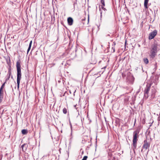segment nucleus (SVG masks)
<instances>
[{
	"instance_id": "nucleus-1",
	"label": "nucleus",
	"mask_w": 160,
	"mask_h": 160,
	"mask_svg": "<svg viewBox=\"0 0 160 160\" xmlns=\"http://www.w3.org/2000/svg\"><path fill=\"white\" fill-rule=\"evenodd\" d=\"M21 64L20 62H17L16 63V68L17 70V88L18 89L19 88L20 81L21 78Z\"/></svg>"
},
{
	"instance_id": "nucleus-2",
	"label": "nucleus",
	"mask_w": 160,
	"mask_h": 160,
	"mask_svg": "<svg viewBox=\"0 0 160 160\" xmlns=\"http://www.w3.org/2000/svg\"><path fill=\"white\" fill-rule=\"evenodd\" d=\"M158 43L155 42H154L151 46L149 56L152 59L155 58L158 52Z\"/></svg>"
},
{
	"instance_id": "nucleus-3",
	"label": "nucleus",
	"mask_w": 160,
	"mask_h": 160,
	"mask_svg": "<svg viewBox=\"0 0 160 160\" xmlns=\"http://www.w3.org/2000/svg\"><path fill=\"white\" fill-rule=\"evenodd\" d=\"M138 132L137 131H134L133 133V137L132 140V146L133 147V149L134 150L137 148V135Z\"/></svg>"
},
{
	"instance_id": "nucleus-4",
	"label": "nucleus",
	"mask_w": 160,
	"mask_h": 160,
	"mask_svg": "<svg viewBox=\"0 0 160 160\" xmlns=\"http://www.w3.org/2000/svg\"><path fill=\"white\" fill-rule=\"evenodd\" d=\"M151 85H147L144 91V97L147 98L148 97V92L150 90Z\"/></svg>"
},
{
	"instance_id": "nucleus-5",
	"label": "nucleus",
	"mask_w": 160,
	"mask_h": 160,
	"mask_svg": "<svg viewBox=\"0 0 160 160\" xmlns=\"http://www.w3.org/2000/svg\"><path fill=\"white\" fill-rule=\"evenodd\" d=\"M134 81V78L133 76L130 75L127 77V82L129 84H132L133 83Z\"/></svg>"
},
{
	"instance_id": "nucleus-6",
	"label": "nucleus",
	"mask_w": 160,
	"mask_h": 160,
	"mask_svg": "<svg viewBox=\"0 0 160 160\" xmlns=\"http://www.w3.org/2000/svg\"><path fill=\"white\" fill-rule=\"evenodd\" d=\"M157 34V31L156 30H154L151 32L149 34L148 38L149 40H151Z\"/></svg>"
},
{
	"instance_id": "nucleus-7",
	"label": "nucleus",
	"mask_w": 160,
	"mask_h": 160,
	"mask_svg": "<svg viewBox=\"0 0 160 160\" xmlns=\"http://www.w3.org/2000/svg\"><path fill=\"white\" fill-rule=\"evenodd\" d=\"M150 146L149 144L148 143L147 140H145L144 142L142 148L147 150Z\"/></svg>"
},
{
	"instance_id": "nucleus-8",
	"label": "nucleus",
	"mask_w": 160,
	"mask_h": 160,
	"mask_svg": "<svg viewBox=\"0 0 160 160\" xmlns=\"http://www.w3.org/2000/svg\"><path fill=\"white\" fill-rule=\"evenodd\" d=\"M68 25H72L73 24V20L71 17H69L68 18Z\"/></svg>"
},
{
	"instance_id": "nucleus-9",
	"label": "nucleus",
	"mask_w": 160,
	"mask_h": 160,
	"mask_svg": "<svg viewBox=\"0 0 160 160\" xmlns=\"http://www.w3.org/2000/svg\"><path fill=\"white\" fill-rule=\"evenodd\" d=\"M26 143H24L21 146V147L22 149V151H25L26 150L27 146H26Z\"/></svg>"
},
{
	"instance_id": "nucleus-10",
	"label": "nucleus",
	"mask_w": 160,
	"mask_h": 160,
	"mask_svg": "<svg viewBox=\"0 0 160 160\" xmlns=\"http://www.w3.org/2000/svg\"><path fill=\"white\" fill-rule=\"evenodd\" d=\"M149 0H144V7L146 9L148 8V4Z\"/></svg>"
},
{
	"instance_id": "nucleus-11",
	"label": "nucleus",
	"mask_w": 160,
	"mask_h": 160,
	"mask_svg": "<svg viewBox=\"0 0 160 160\" xmlns=\"http://www.w3.org/2000/svg\"><path fill=\"white\" fill-rule=\"evenodd\" d=\"M3 95V92H0V103L2 102Z\"/></svg>"
},
{
	"instance_id": "nucleus-12",
	"label": "nucleus",
	"mask_w": 160,
	"mask_h": 160,
	"mask_svg": "<svg viewBox=\"0 0 160 160\" xmlns=\"http://www.w3.org/2000/svg\"><path fill=\"white\" fill-rule=\"evenodd\" d=\"M144 62L146 64H147L148 63V60L147 58H144L143 59Z\"/></svg>"
},
{
	"instance_id": "nucleus-13",
	"label": "nucleus",
	"mask_w": 160,
	"mask_h": 160,
	"mask_svg": "<svg viewBox=\"0 0 160 160\" xmlns=\"http://www.w3.org/2000/svg\"><path fill=\"white\" fill-rule=\"evenodd\" d=\"M32 44V41H31L29 43V47H28V48L27 50V53H28V52H29V50H30V49H31Z\"/></svg>"
},
{
	"instance_id": "nucleus-14",
	"label": "nucleus",
	"mask_w": 160,
	"mask_h": 160,
	"mask_svg": "<svg viewBox=\"0 0 160 160\" xmlns=\"http://www.w3.org/2000/svg\"><path fill=\"white\" fill-rule=\"evenodd\" d=\"M22 133L24 135L26 134L28 132L27 130L23 129L22 131Z\"/></svg>"
},
{
	"instance_id": "nucleus-15",
	"label": "nucleus",
	"mask_w": 160,
	"mask_h": 160,
	"mask_svg": "<svg viewBox=\"0 0 160 160\" xmlns=\"http://www.w3.org/2000/svg\"><path fill=\"white\" fill-rule=\"evenodd\" d=\"M101 2L102 4V5L101 6V7H104L105 6V3L104 0H101Z\"/></svg>"
},
{
	"instance_id": "nucleus-16",
	"label": "nucleus",
	"mask_w": 160,
	"mask_h": 160,
	"mask_svg": "<svg viewBox=\"0 0 160 160\" xmlns=\"http://www.w3.org/2000/svg\"><path fill=\"white\" fill-rule=\"evenodd\" d=\"M63 112L64 114H66L67 113V110L65 108H64L63 109Z\"/></svg>"
},
{
	"instance_id": "nucleus-17",
	"label": "nucleus",
	"mask_w": 160,
	"mask_h": 160,
	"mask_svg": "<svg viewBox=\"0 0 160 160\" xmlns=\"http://www.w3.org/2000/svg\"><path fill=\"white\" fill-rule=\"evenodd\" d=\"M11 74V72L10 70H9L8 73V77H10V75Z\"/></svg>"
},
{
	"instance_id": "nucleus-18",
	"label": "nucleus",
	"mask_w": 160,
	"mask_h": 160,
	"mask_svg": "<svg viewBox=\"0 0 160 160\" xmlns=\"http://www.w3.org/2000/svg\"><path fill=\"white\" fill-rule=\"evenodd\" d=\"M3 88L2 87V86L0 88V92H3Z\"/></svg>"
},
{
	"instance_id": "nucleus-19",
	"label": "nucleus",
	"mask_w": 160,
	"mask_h": 160,
	"mask_svg": "<svg viewBox=\"0 0 160 160\" xmlns=\"http://www.w3.org/2000/svg\"><path fill=\"white\" fill-rule=\"evenodd\" d=\"M88 158V157L87 156H84L82 160H86Z\"/></svg>"
},
{
	"instance_id": "nucleus-20",
	"label": "nucleus",
	"mask_w": 160,
	"mask_h": 160,
	"mask_svg": "<svg viewBox=\"0 0 160 160\" xmlns=\"http://www.w3.org/2000/svg\"><path fill=\"white\" fill-rule=\"evenodd\" d=\"M102 8L104 11V13H105V12L107 10L105 8H104V7H102Z\"/></svg>"
},
{
	"instance_id": "nucleus-21",
	"label": "nucleus",
	"mask_w": 160,
	"mask_h": 160,
	"mask_svg": "<svg viewBox=\"0 0 160 160\" xmlns=\"http://www.w3.org/2000/svg\"><path fill=\"white\" fill-rule=\"evenodd\" d=\"M9 78H10V77H8L6 79V80H5V82H7L9 80Z\"/></svg>"
},
{
	"instance_id": "nucleus-22",
	"label": "nucleus",
	"mask_w": 160,
	"mask_h": 160,
	"mask_svg": "<svg viewBox=\"0 0 160 160\" xmlns=\"http://www.w3.org/2000/svg\"><path fill=\"white\" fill-rule=\"evenodd\" d=\"M6 83V82H5L1 86H2V87H3V88H4L5 86V83Z\"/></svg>"
},
{
	"instance_id": "nucleus-23",
	"label": "nucleus",
	"mask_w": 160,
	"mask_h": 160,
	"mask_svg": "<svg viewBox=\"0 0 160 160\" xmlns=\"http://www.w3.org/2000/svg\"><path fill=\"white\" fill-rule=\"evenodd\" d=\"M2 157V154L0 155V160H1Z\"/></svg>"
},
{
	"instance_id": "nucleus-24",
	"label": "nucleus",
	"mask_w": 160,
	"mask_h": 160,
	"mask_svg": "<svg viewBox=\"0 0 160 160\" xmlns=\"http://www.w3.org/2000/svg\"><path fill=\"white\" fill-rule=\"evenodd\" d=\"M158 121H159L160 120V116H159L158 117Z\"/></svg>"
},
{
	"instance_id": "nucleus-25",
	"label": "nucleus",
	"mask_w": 160,
	"mask_h": 160,
	"mask_svg": "<svg viewBox=\"0 0 160 160\" xmlns=\"http://www.w3.org/2000/svg\"><path fill=\"white\" fill-rule=\"evenodd\" d=\"M102 11L100 12L101 16H102Z\"/></svg>"
},
{
	"instance_id": "nucleus-26",
	"label": "nucleus",
	"mask_w": 160,
	"mask_h": 160,
	"mask_svg": "<svg viewBox=\"0 0 160 160\" xmlns=\"http://www.w3.org/2000/svg\"><path fill=\"white\" fill-rule=\"evenodd\" d=\"M113 45H115V43L114 42H113Z\"/></svg>"
},
{
	"instance_id": "nucleus-27",
	"label": "nucleus",
	"mask_w": 160,
	"mask_h": 160,
	"mask_svg": "<svg viewBox=\"0 0 160 160\" xmlns=\"http://www.w3.org/2000/svg\"><path fill=\"white\" fill-rule=\"evenodd\" d=\"M70 127H71V128L72 129V125H70Z\"/></svg>"
},
{
	"instance_id": "nucleus-28",
	"label": "nucleus",
	"mask_w": 160,
	"mask_h": 160,
	"mask_svg": "<svg viewBox=\"0 0 160 160\" xmlns=\"http://www.w3.org/2000/svg\"><path fill=\"white\" fill-rule=\"evenodd\" d=\"M107 36H110V35L109 34H108Z\"/></svg>"
},
{
	"instance_id": "nucleus-29",
	"label": "nucleus",
	"mask_w": 160,
	"mask_h": 160,
	"mask_svg": "<svg viewBox=\"0 0 160 160\" xmlns=\"http://www.w3.org/2000/svg\"><path fill=\"white\" fill-rule=\"evenodd\" d=\"M115 52V49L114 48L113 49V52Z\"/></svg>"
},
{
	"instance_id": "nucleus-30",
	"label": "nucleus",
	"mask_w": 160,
	"mask_h": 160,
	"mask_svg": "<svg viewBox=\"0 0 160 160\" xmlns=\"http://www.w3.org/2000/svg\"><path fill=\"white\" fill-rule=\"evenodd\" d=\"M126 41L125 42V44H126Z\"/></svg>"
}]
</instances>
